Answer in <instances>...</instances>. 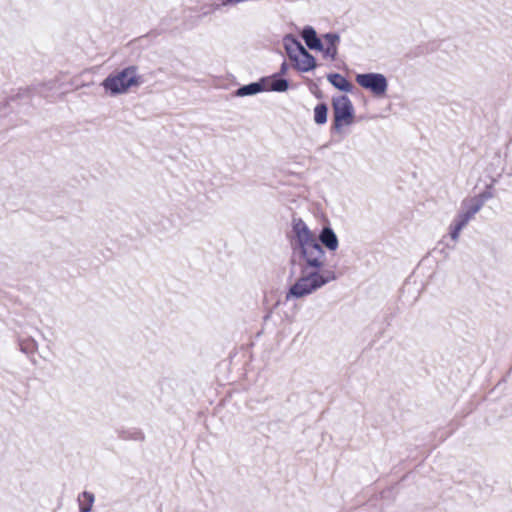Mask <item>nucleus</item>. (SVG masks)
Segmentation results:
<instances>
[{
  "mask_svg": "<svg viewBox=\"0 0 512 512\" xmlns=\"http://www.w3.org/2000/svg\"><path fill=\"white\" fill-rule=\"evenodd\" d=\"M475 200L481 201L482 207L484 206L485 202L492 198V193L489 191H485L483 193H480L479 195H476L473 197Z\"/></svg>",
  "mask_w": 512,
  "mask_h": 512,
  "instance_id": "obj_18",
  "label": "nucleus"
},
{
  "mask_svg": "<svg viewBox=\"0 0 512 512\" xmlns=\"http://www.w3.org/2000/svg\"><path fill=\"white\" fill-rule=\"evenodd\" d=\"M469 223V220L467 217H465L461 212H459L454 220L452 221V224L456 227L460 228L461 230Z\"/></svg>",
  "mask_w": 512,
  "mask_h": 512,
  "instance_id": "obj_16",
  "label": "nucleus"
},
{
  "mask_svg": "<svg viewBox=\"0 0 512 512\" xmlns=\"http://www.w3.org/2000/svg\"><path fill=\"white\" fill-rule=\"evenodd\" d=\"M19 346L20 350L26 354H31L37 350V342L32 338H21Z\"/></svg>",
  "mask_w": 512,
  "mask_h": 512,
  "instance_id": "obj_15",
  "label": "nucleus"
},
{
  "mask_svg": "<svg viewBox=\"0 0 512 512\" xmlns=\"http://www.w3.org/2000/svg\"><path fill=\"white\" fill-rule=\"evenodd\" d=\"M292 232L294 236L291 246L300 257V276L289 288L286 300L311 295L337 279L333 270L323 269L325 251L318 242L316 235L301 218L292 219Z\"/></svg>",
  "mask_w": 512,
  "mask_h": 512,
  "instance_id": "obj_1",
  "label": "nucleus"
},
{
  "mask_svg": "<svg viewBox=\"0 0 512 512\" xmlns=\"http://www.w3.org/2000/svg\"><path fill=\"white\" fill-rule=\"evenodd\" d=\"M461 231L462 230L460 228L456 227L452 223L450 224V226H449V235H450L451 239L454 242L458 241Z\"/></svg>",
  "mask_w": 512,
  "mask_h": 512,
  "instance_id": "obj_17",
  "label": "nucleus"
},
{
  "mask_svg": "<svg viewBox=\"0 0 512 512\" xmlns=\"http://www.w3.org/2000/svg\"><path fill=\"white\" fill-rule=\"evenodd\" d=\"M265 79H260L257 82H252L247 85H243L235 91V95L238 97L252 96L260 92L266 91V85H264Z\"/></svg>",
  "mask_w": 512,
  "mask_h": 512,
  "instance_id": "obj_10",
  "label": "nucleus"
},
{
  "mask_svg": "<svg viewBox=\"0 0 512 512\" xmlns=\"http://www.w3.org/2000/svg\"><path fill=\"white\" fill-rule=\"evenodd\" d=\"M40 92L44 95V97H48L49 96L48 94L45 93V91L43 89H41Z\"/></svg>",
  "mask_w": 512,
  "mask_h": 512,
  "instance_id": "obj_20",
  "label": "nucleus"
},
{
  "mask_svg": "<svg viewBox=\"0 0 512 512\" xmlns=\"http://www.w3.org/2000/svg\"><path fill=\"white\" fill-rule=\"evenodd\" d=\"M333 126L339 132L343 126L351 125L354 120V107L350 98L346 95H339L332 98Z\"/></svg>",
  "mask_w": 512,
  "mask_h": 512,
  "instance_id": "obj_4",
  "label": "nucleus"
},
{
  "mask_svg": "<svg viewBox=\"0 0 512 512\" xmlns=\"http://www.w3.org/2000/svg\"><path fill=\"white\" fill-rule=\"evenodd\" d=\"M305 44L312 50H323L322 40L317 36L315 29L312 26H305L301 32Z\"/></svg>",
  "mask_w": 512,
  "mask_h": 512,
  "instance_id": "obj_8",
  "label": "nucleus"
},
{
  "mask_svg": "<svg viewBox=\"0 0 512 512\" xmlns=\"http://www.w3.org/2000/svg\"><path fill=\"white\" fill-rule=\"evenodd\" d=\"M356 82L376 96H383L388 88L386 77L381 73H364L356 76Z\"/></svg>",
  "mask_w": 512,
  "mask_h": 512,
  "instance_id": "obj_5",
  "label": "nucleus"
},
{
  "mask_svg": "<svg viewBox=\"0 0 512 512\" xmlns=\"http://www.w3.org/2000/svg\"><path fill=\"white\" fill-rule=\"evenodd\" d=\"M142 83L143 77L138 73V68L131 65L109 74L101 85L110 96H117L127 93L131 87L140 86Z\"/></svg>",
  "mask_w": 512,
  "mask_h": 512,
  "instance_id": "obj_2",
  "label": "nucleus"
},
{
  "mask_svg": "<svg viewBox=\"0 0 512 512\" xmlns=\"http://www.w3.org/2000/svg\"><path fill=\"white\" fill-rule=\"evenodd\" d=\"M326 47L323 46V56L334 61L338 54V44L340 43V36L337 33L329 32L322 36Z\"/></svg>",
  "mask_w": 512,
  "mask_h": 512,
  "instance_id": "obj_6",
  "label": "nucleus"
},
{
  "mask_svg": "<svg viewBox=\"0 0 512 512\" xmlns=\"http://www.w3.org/2000/svg\"><path fill=\"white\" fill-rule=\"evenodd\" d=\"M327 80L337 89L343 92H351L352 84L341 74L331 73L327 75Z\"/></svg>",
  "mask_w": 512,
  "mask_h": 512,
  "instance_id": "obj_12",
  "label": "nucleus"
},
{
  "mask_svg": "<svg viewBox=\"0 0 512 512\" xmlns=\"http://www.w3.org/2000/svg\"><path fill=\"white\" fill-rule=\"evenodd\" d=\"M287 70H288V64L286 62H283L281 64L279 72L277 73L278 76L286 74Z\"/></svg>",
  "mask_w": 512,
  "mask_h": 512,
  "instance_id": "obj_19",
  "label": "nucleus"
},
{
  "mask_svg": "<svg viewBox=\"0 0 512 512\" xmlns=\"http://www.w3.org/2000/svg\"><path fill=\"white\" fill-rule=\"evenodd\" d=\"M482 209L481 201L473 197L462 202L461 213L470 221Z\"/></svg>",
  "mask_w": 512,
  "mask_h": 512,
  "instance_id": "obj_11",
  "label": "nucleus"
},
{
  "mask_svg": "<svg viewBox=\"0 0 512 512\" xmlns=\"http://www.w3.org/2000/svg\"><path fill=\"white\" fill-rule=\"evenodd\" d=\"M79 512H91L95 502V496L92 492L83 491L77 498Z\"/></svg>",
  "mask_w": 512,
  "mask_h": 512,
  "instance_id": "obj_13",
  "label": "nucleus"
},
{
  "mask_svg": "<svg viewBox=\"0 0 512 512\" xmlns=\"http://www.w3.org/2000/svg\"><path fill=\"white\" fill-rule=\"evenodd\" d=\"M264 85H266V91H273V92H285L289 87V82L284 79L280 78L278 74H273L270 77H263Z\"/></svg>",
  "mask_w": 512,
  "mask_h": 512,
  "instance_id": "obj_9",
  "label": "nucleus"
},
{
  "mask_svg": "<svg viewBox=\"0 0 512 512\" xmlns=\"http://www.w3.org/2000/svg\"><path fill=\"white\" fill-rule=\"evenodd\" d=\"M317 240L321 246L326 247L330 251L337 250L339 246L338 237L330 226H325L322 228Z\"/></svg>",
  "mask_w": 512,
  "mask_h": 512,
  "instance_id": "obj_7",
  "label": "nucleus"
},
{
  "mask_svg": "<svg viewBox=\"0 0 512 512\" xmlns=\"http://www.w3.org/2000/svg\"><path fill=\"white\" fill-rule=\"evenodd\" d=\"M328 108L325 103L317 104L314 108V121L316 124L322 125L327 122Z\"/></svg>",
  "mask_w": 512,
  "mask_h": 512,
  "instance_id": "obj_14",
  "label": "nucleus"
},
{
  "mask_svg": "<svg viewBox=\"0 0 512 512\" xmlns=\"http://www.w3.org/2000/svg\"><path fill=\"white\" fill-rule=\"evenodd\" d=\"M284 46L288 57L294 62L298 71L308 72L316 67V60L313 55L293 36L287 35L284 38Z\"/></svg>",
  "mask_w": 512,
  "mask_h": 512,
  "instance_id": "obj_3",
  "label": "nucleus"
}]
</instances>
